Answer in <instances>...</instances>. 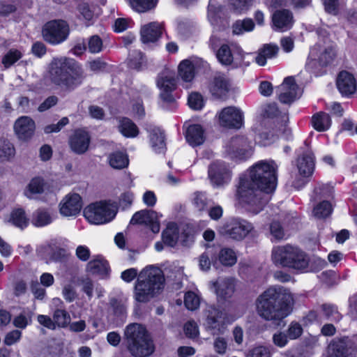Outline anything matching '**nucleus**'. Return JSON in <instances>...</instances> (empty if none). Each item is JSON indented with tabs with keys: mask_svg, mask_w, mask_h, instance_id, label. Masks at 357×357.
Returning a JSON list of instances; mask_svg holds the SVG:
<instances>
[{
	"mask_svg": "<svg viewBox=\"0 0 357 357\" xmlns=\"http://www.w3.org/2000/svg\"><path fill=\"white\" fill-rule=\"evenodd\" d=\"M277 170L275 161L261 160L240 178L236 197L245 210L257 214L263 209L276 188Z\"/></svg>",
	"mask_w": 357,
	"mask_h": 357,
	"instance_id": "obj_1",
	"label": "nucleus"
},
{
	"mask_svg": "<svg viewBox=\"0 0 357 357\" xmlns=\"http://www.w3.org/2000/svg\"><path fill=\"white\" fill-rule=\"evenodd\" d=\"M293 303V296L288 289L273 287L258 296L256 308L261 318L279 322L291 314Z\"/></svg>",
	"mask_w": 357,
	"mask_h": 357,
	"instance_id": "obj_2",
	"label": "nucleus"
},
{
	"mask_svg": "<svg viewBox=\"0 0 357 357\" xmlns=\"http://www.w3.org/2000/svg\"><path fill=\"white\" fill-rule=\"evenodd\" d=\"M52 82L61 89L74 90L83 81V71L73 59L65 56L54 57L49 66Z\"/></svg>",
	"mask_w": 357,
	"mask_h": 357,
	"instance_id": "obj_3",
	"label": "nucleus"
},
{
	"mask_svg": "<svg viewBox=\"0 0 357 357\" xmlns=\"http://www.w3.org/2000/svg\"><path fill=\"white\" fill-rule=\"evenodd\" d=\"M165 277L162 270L148 266L139 273L135 286V298L146 303L160 294L164 289Z\"/></svg>",
	"mask_w": 357,
	"mask_h": 357,
	"instance_id": "obj_4",
	"label": "nucleus"
},
{
	"mask_svg": "<svg viewBox=\"0 0 357 357\" xmlns=\"http://www.w3.org/2000/svg\"><path fill=\"white\" fill-rule=\"evenodd\" d=\"M125 335L128 349L134 357H146L151 355L155 346L146 328L139 324H132L126 327Z\"/></svg>",
	"mask_w": 357,
	"mask_h": 357,
	"instance_id": "obj_5",
	"label": "nucleus"
},
{
	"mask_svg": "<svg viewBox=\"0 0 357 357\" xmlns=\"http://www.w3.org/2000/svg\"><path fill=\"white\" fill-rule=\"evenodd\" d=\"M271 259L276 266L303 271L307 268L308 259L297 247L289 244L274 246L271 251Z\"/></svg>",
	"mask_w": 357,
	"mask_h": 357,
	"instance_id": "obj_6",
	"label": "nucleus"
},
{
	"mask_svg": "<svg viewBox=\"0 0 357 357\" xmlns=\"http://www.w3.org/2000/svg\"><path fill=\"white\" fill-rule=\"evenodd\" d=\"M254 227L248 220L239 218L227 220L220 225L218 232L222 236L235 240L242 241L252 230Z\"/></svg>",
	"mask_w": 357,
	"mask_h": 357,
	"instance_id": "obj_7",
	"label": "nucleus"
},
{
	"mask_svg": "<svg viewBox=\"0 0 357 357\" xmlns=\"http://www.w3.org/2000/svg\"><path fill=\"white\" fill-rule=\"evenodd\" d=\"M84 216L91 224L110 222L116 215L114 206L105 201L92 203L84 209Z\"/></svg>",
	"mask_w": 357,
	"mask_h": 357,
	"instance_id": "obj_8",
	"label": "nucleus"
},
{
	"mask_svg": "<svg viewBox=\"0 0 357 357\" xmlns=\"http://www.w3.org/2000/svg\"><path fill=\"white\" fill-rule=\"evenodd\" d=\"M156 84L160 90L159 96L163 104L175 102L173 92L176 88V73L169 69H165L158 74Z\"/></svg>",
	"mask_w": 357,
	"mask_h": 357,
	"instance_id": "obj_9",
	"label": "nucleus"
},
{
	"mask_svg": "<svg viewBox=\"0 0 357 357\" xmlns=\"http://www.w3.org/2000/svg\"><path fill=\"white\" fill-rule=\"evenodd\" d=\"M69 33L68 24L63 20H52L47 22L42 31L44 40L52 45L63 42Z\"/></svg>",
	"mask_w": 357,
	"mask_h": 357,
	"instance_id": "obj_10",
	"label": "nucleus"
},
{
	"mask_svg": "<svg viewBox=\"0 0 357 357\" xmlns=\"http://www.w3.org/2000/svg\"><path fill=\"white\" fill-rule=\"evenodd\" d=\"M279 100L281 102L289 104L298 98L302 90L295 83L293 77H286L281 85L277 88Z\"/></svg>",
	"mask_w": 357,
	"mask_h": 357,
	"instance_id": "obj_11",
	"label": "nucleus"
},
{
	"mask_svg": "<svg viewBox=\"0 0 357 357\" xmlns=\"http://www.w3.org/2000/svg\"><path fill=\"white\" fill-rule=\"evenodd\" d=\"M295 23L291 10L287 8L277 9L271 16V28L278 32L290 30Z\"/></svg>",
	"mask_w": 357,
	"mask_h": 357,
	"instance_id": "obj_12",
	"label": "nucleus"
},
{
	"mask_svg": "<svg viewBox=\"0 0 357 357\" xmlns=\"http://www.w3.org/2000/svg\"><path fill=\"white\" fill-rule=\"evenodd\" d=\"M59 207V213L62 216L76 217L82 208V197L77 193L68 194L60 202Z\"/></svg>",
	"mask_w": 357,
	"mask_h": 357,
	"instance_id": "obj_13",
	"label": "nucleus"
},
{
	"mask_svg": "<svg viewBox=\"0 0 357 357\" xmlns=\"http://www.w3.org/2000/svg\"><path fill=\"white\" fill-rule=\"evenodd\" d=\"M162 215H159L157 212L151 210H141L136 212L130 220L132 225H146L150 227L151 231L157 234L160 231L159 218Z\"/></svg>",
	"mask_w": 357,
	"mask_h": 357,
	"instance_id": "obj_14",
	"label": "nucleus"
},
{
	"mask_svg": "<svg viewBox=\"0 0 357 357\" xmlns=\"http://www.w3.org/2000/svg\"><path fill=\"white\" fill-rule=\"evenodd\" d=\"M222 314V312L214 306H208L206 309L204 326L211 334L219 335L224 333Z\"/></svg>",
	"mask_w": 357,
	"mask_h": 357,
	"instance_id": "obj_15",
	"label": "nucleus"
},
{
	"mask_svg": "<svg viewBox=\"0 0 357 357\" xmlns=\"http://www.w3.org/2000/svg\"><path fill=\"white\" fill-rule=\"evenodd\" d=\"M236 284V280L234 278H219L211 282L219 301L230 299L235 292Z\"/></svg>",
	"mask_w": 357,
	"mask_h": 357,
	"instance_id": "obj_16",
	"label": "nucleus"
},
{
	"mask_svg": "<svg viewBox=\"0 0 357 357\" xmlns=\"http://www.w3.org/2000/svg\"><path fill=\"white\" fill-rule=\"evenodd\" d=\"M218 119L223 127L239 128L243 124V114L235 107H227L220 112Z\"/></svg>",
	"mask_w": 357,
	"mask_h": 357,
	"instance_id": "obj_17",
	"label": "nucleus"
},
{
	"mask_svg": "<svg viewBox=\"0 0 357 357\" xmlns=\"http://www.w3.org/2000/svg\"><path fill=\"white\" fill-rule=\"evenodd\" d=\"M208 176L212 184L216 187H220L227 184L231 180L230 171L222 162H213L210 165Z\"/></svg>",
	"mask_w": 357,
	"mask_h": 357,
	"instance_id": "obj_18",
	"label": "nucleus"
},
{
	"mask_svg": "<svg viewBox=\"0 0 357 357\" xmlns=\"http://www.w3.org/2000/svg\"><path fill=\"white\" fill-rule=\"evenodd\" d=\"M227 151L231 157L243 159L250 155L251 145L245 137H235L229 142Z\"/></svg>",
	"mask_w": 357,
	"mask_h": 357,
	"instance_id": "obj_19",
	"label": "nucleus"
},
{
	"mask_svg": "<svg viewBox=\"0 0 357 357\" xmlns=\"http://www.w3.org/2000/svg\"><path fill=\"white\" fill-rule=\"evenodd\" d=\"M229 89V82L223 74H215L208 84L209 92L217 99H225Z\"/></svg>",
	"mask_w": 357,
	"mask_h": 357,
	"instance_id": "obj_20",
	"label": "nucleus"
},
{
	"mask_svg": "<svg viewBox=\"0 0 357 357\" xmlns=\"http://www.w3.org/2000/svg\"><path fill=\"white\" fill-rule=\"evenodd\" d=\"M35 129L34 121L26 116H20L14 124V131L17 137L22 140L29 139L33 135Z\"/></svg>",
	"mask_w": 357,
	"mask_h": 357,
	"instance_id": "obj_21",
	"label": "nucleus"
},
{
	"mask_svg": "<svg viewBox=\"0 0 357 357\" xmlns=\"http://www.w3.org/2000/svg\"><path fill=\"white\" fill-rule=\"evenodd\" d=\"M90 136L84 130H76L69 139L71 150L77 154L84 153L89 149Z\"/></svg>",
	"mask_w": 357,
	"mask_h": 357,
	"instance_id": "obj_22",
	"label": "nucleus"
},
{
	"mask_svg": "<svg viewBox=\"0 0 357 357\" xmlns=\"http://www.w3.org/2000/svg\"><path fill=\"white\" fill-rule=\"evenodd\" d=\"M319 51L321 52L320 55L318 56L319 63L321 66H326L328 64L335 56V51L331 46H328L321 49L320 45H316L310 50V56L311 57L312 61H309L306 64L307 70H312V66L315 63L317 59L316 56H317Z\"/></svg>",
	"mask_w": 357,
	"mask_h": 357,
	"instance_id": "obj_23",
	"label": "nucleus"
},
{
	"mask_svg": "<svg viewBox=\"0 0 357 357\" xmlns=\"http://www.w3.org/2000/svg\"><path fill=\"white\" fill-rule=\"evenodd\" d=\"M336 85L343 96H349L356 90V81L354 76L348 71H341L337 77Z\"/></svg>",
	"mask_w": 357,
	"mask_h": 357,
	"instance_id": "obj_24",
	"label": "nucleus"
},
{
	"mask_svg": "<svg viewBox=\"0 0 357 357\" xmlns=\"http://www.w3.org/2000/svg\"><path fill=\"white\" fill-rule=\"evenodd\" d=\"M162 31V23L158 22L148 23L141 28V40L144 43H154L160 37Z\"/></svg>",
	"mask_w": 357,
	"mask_h": 357,
	"instance_id": "obj_25",
	"label": "nucleus"
},
{
	"mask_svg": "<svg viewBox=\"0 0 357 357\" xmlns=\"http://www.w3.org/2000/svg\"><path fill=\"white\" fill-rule=\"evenodd\" d=\"M297 168L301 175L312 176L314 169V157L310 150L304 151L297 159Z\"/></svg>",
	"mask_w": 357,
	"mask_h": 357,
	"instance_id": "obj_26",
	"label": "nucleus"
},
{
	"mask_svg": "<svg viewBox=\"0 0 357 357\" xmlns=\"http://www.w3.org/2000/svg\"><path fill=\"white\" fill-rule=\"evenodd\" d=\"M237 261V257L235 252L229 248H223L218 252V255L213 261V265L218 268L220 265L225 266H232Z\"/></svg>",
	"mask_w": 357,
	"mask_h": 357,
	"instance_id": "obj_27",
	"label": "nucleus"
},
{
	"mask_svg": "<svg viewBox=\"0 0 357 357\" xmlns=\"http://www.w3.org/2000/svg\"><path fill=\"white\" fill-rule=\"evenodd\" d=\"M185 139L192 146L202 144L205 140L203 128L198 124L189 126L185 132Z\"/></svg>",
	"mask_w": 357,
	"mask_h": 357,
	"instance_id": "obj_28",
	"label": "nucleus"
},
{
	"mask_svg": "<svg viewBox=\"0 0 357 357\" xmlns=\"http://www.w3.org/2000/svg\"><path fill=\"white\" fill-rule=\"evenodd\" d=\"M108 262L101 256H97L86 265V271L93 275L105 276L109 272Z\"/></svg>",
	"mask_w": 357,
	"mask_h": 357,
	"instance_id": "obj_29",
	"label": "nucleus"
},
{
	"mask_svg": "<svg viewBox=\"0 0 357 357\" xmlns=\"http://www.w3.org/2000/svg\"><path fill=\"white\" fill-rule=\"evenodd\" d=\"M117 128L119 132L126 137H135L139 134L137 126L127 117H119L116 119Z\"/></svg>",
	"mask_w": 357,
	"mask_h": 357,
	"instance_id": "obj_30",
	"label": "nucleus"
},
{
	"mask_svg": "<svg viewBox=\"0 0 357 357\" xmlns=\"http://www.w3.org/2000/svg\"><path fill=\"white\" fill-rule=\"evenodd\" d=\"M331 357H356V350L343 342H334L329 347Z\"/></svg>",
	"mask_w": 357,
	"mask_h": 357,
	"instance_id": "obj_31",
	"label": "nucleus"
},
{
	"mask_svg": "<svg viewBox=\"0 0 357 357\" xmlns=\"http://www.w3.org/2000/svg\"><path fill=\"white\" fill-rule=\"evenodd\" d=\"M236 54L240 56V59H242V50L239 47H236V50L232 53L231 49L227 45H222L217 51L216 56L220 63L228 66L232 63Z\"/></svg>",
	"mask_w": 357,
	"mask_h": 357,
	"instance_id": "obj_32",
	"label": "nucleus"
},
{
	"mask_svg": "<svg viewBox=\"0 0 357 357\" xmlns=\"http://www.w3.org/2000/svg\"><path fill=\"white\" fill-rule=\"evenodd\" d=\"M150 144L153 150L158 153L166 150L165 137L162 130L158 128H153L149 135Z\"/></svg>",
	"mask_w": 357,
	"mask_h": 357,
	"instance_id": "obj_33",
	"label": "nucleus"
},
{
	"mask_svg": "<svg viewBox=\"0 0 357 357\" xmlns=\"http://www.w3.org/2000/svg\"><path fill=\"white\" fill-rule=\"evenodd\" d=\"M278 45L266 44L259 50L255 61L259 66H264L266 64L267 59H273L278 55Z\"/></svg>",
	"mask_w": 357,
	"mask_h": 357,
	"instance_id": "obj_34",
	"label": "nucleus"
},
{
	"mask_svg": "<svg viewBox=\"0 0 357 357\" xmlns=\"http://www.w3.org/2000/svg\"><path fill=\"white\" fill-rule=\"evenodd\" d=\"M178 75L186 84L190 83L195 77V64L190 60L181 61L178 66ZM188 86V84L185 86Z\"/></svg>",
	"mask_w": 357,
	"mask_h": 357,
	"instance_id": "obj_35",
	"label": "nucleus"
},
{
	"mask_svg": "<svg viewBox=\"0 0 357 357\" xmlns=\"http://www.w3.org/2000/svg\"><path fill=\"white\" fill-rule=\"evenodd\" d=\"M178 229L175 223L170 222L167 228L162 232L163 242L170 246L174 247L178 241Z\"/></svg>",
	"mask_w": 357,
	"mask_h": 357,
	"instance_id": "obj_36",
	"label": "nucleus"
},
{
	"mask_svg": "<svg viewBox=\"0 0 357 357\" xmlns=\"http://www.w3.org/2000/svg\"><path fill=\"white\" fill-rule=\"evenodd\" d=\"M312 124L316 130L322 132L331 127V120L328 114L319 112L312 116Z\"/></svg>",
	"mask_w": 357,
	"mask_h": 357,
	"instance_id": "obj_37",
	"label": "nucleus"
},
{
	"mask_svg": "<svg viewBox=\"0 0 357 357\" xmlns=\"http://www.w3.org/2000/svg\"><path fill=\"white\" fill-rule=\"evenodd\" d=\"M109 165L117 169L126 167L128 165L129 160L126 153L120 151L111 153L108 158Z\"/></svg>",
	"mask_w": 357,
	"mask_h": 357,
	"instance_id": "obj_38",
	"label": "nucleus"
},
{
	"mask_svg": "<svg viewBox=\"0 0 357 357\" xmlns=\"http://www.w3.org/2000/svg\"><path fill=\"white\" fill-rule=\"evenodd\" d=\"M131 8L137 13H146L154 9L158 0H129Z\"/></svg>",
	"mask_w": 357,
	"mask_h": 357,
	"instance_id": "obj_39",
	"label": "nucleus"
},
{
	"mask_svg": "<svg viewBox=\"0 0 357 357\" xmlns=\"http://www.w3.org/2000/svg\"><path fill=\"white\" fill-rule=\"evenodd\" d=\"M52 221L50 212L45 209H38L33 215L32 223L36 227H44Z\"/></svg>",
	"mask_w": 357,
	"mask_h": 357,
	"instance_id": "obj_40",
	"label": "nucleus"
},
{
	"mask_svg": "<svg viewBox=\"0 0 357 357\" xmlns=\"http://www.w3.org/2000/svg\"><path fill=\"white\" fill-rule=\"evenodd\" d=\"M332 212L331 204L328 201H323L314 207L312 213L315 218L324 219L331 215Z\"/></svg>",
	"mask_w": 357,
	"mask_h": 357,
	"instance_id": "obj_41",
	"label": "nucleus"
},
{
	"mask_svg": "<svg viewBox=\"0 0 357 357\" xmlns=\"http://www.w3.org/2000/svg\"><path fill=\"white\" fill-rule=\"evenodd\" d=\"M15 149L13 144L8 139L0 140V158L2 160H10L14 158Z\"/></svg>",
	"mask_w": 357,
	"mask_h": 357,
	"instance_id": "obj_42",
	"label": "nucleus"
},
{
	"mask_svg": "<svg viewBox=\"0 0 357 357\" xmlns=\"http://www.w3.org/2000/svg\"><path fill=\"white\" fill-rule=\"evenodd\" d=\"M44 180L40 177H35L32 178L27 186L25 195L27 197L31 198L35 194H40L44 190Z\"/></svg>",
	"mask_w": 357,
	"mask_h": 357,
	"instance_id": "obj_43",
	"label": "nucleus"
},
{
	"mask_svg": "<svg viewBox=\"0 0 357 357\" xmlns=\"http://www.w3.org/2000/svg\"><path fill=\"white\" fill-rule=\"evenodd\" d=\"M10 220L16 227L20 228L26 227L29 224V219L25 212L22 208H17L13 211L10 214Z\"/></svg>",
	"mask_w": 357,
	"mask_h": 357,
	"instance_id": "obj_44",
	"label": "nucleus"
},
{
	"mask_svg": "<svg viewBox=\"0 0 357 357\" xmlns=\"http://www.w3.org/2000/svg\"><path fill=\"white\" fill-rule=\"evenodd\" d=\"M255 24L251 19H245L242 21H237L233 25V33L236 35L243 33L245 31H250L254 29Z\"/></svg>",
	"mask_w": 357,
	"mask_h": 357,
	"instance_id": "obj_45",
	"label": "nucleus"
},
{
	"mask_svg": "<svg viewBox=\"0 0 357 357\" xmlns=\"http://www.w3.org/2000/svg\"><path fill=\"white\" fill-rule=\"evenodd\" d=\"M269 231L271 236V241H281L285 237L284 230L278 221H273L270 224Z\"/></svg>",
	"mask_w": 357,
	"mask_h": 357,
	"instance_id": "obj_46",
	"label": "nucleus"
},
{
	"mask_svg": "<svg viewBox=\"0 0 357 357\" xmlns=\"http://www.w3.org/2000/svg\"><path fill=\"white\" fill-rule=\"evenodd\" d=\"M22 56V53L15 49L10 50L3 57L2 63L5 68H9Z\"/></svg>",
	"mask_w": 357,
	"mask_h": 357,
	"instance_id": "obj_47",
	"label": "nucleus"
},
{
	"mask_svg": "<svg viewBox=\"0 0 357 357\" xmlns=\"http://www.w3.org/2000/svg\"><path fill=\"white\" fill-rule=\"evenodd\" d=\"M53 319L55 325L59 327H65L70 323V317L66 310L58 309L54 312Z\"/></svg>",
	"mask_w": 357,
	"mask_h": 357,
	"instance_id": "obj_48",
	"label": "nucleus"
},
{
	"mask_svg": "<svg viewBox=\"0 0 357 357\" xmlns=\"http://www.w3.org/2000/svg\"><path fill=\"white\" fill-rule=\"evenodd\" d=\"M271 353L269 347L264 345H257L250 349L246 357H271Z\"/></svg>",
	"mask_w": 357,
	"mask_h": 357,
	"instance_id": "obj_49",
	"label": "nucleus"
},
{
	"mask_svg": "<svg viewBox=\"0 0 357 357\" xmlns=\"http://www.w3.org/2000/svg\"><path fill=\"white\" fill-rule=\"evenodd\" d=\"M199 298L194 292L188 291L184 297V304L190 310H195L199 306Z\"/></svg>",
	"mask_w": 357,
	"mask_h": 357,
	"instance_id": "obj_50",
	"label": "nucleus"
},
{
	"mask_svg": "<svg viewBox=\"0 0 357 357\" xmlns=\"http://www.w3.org/2000/svg\"><path fill=\"white\" fill-rule=\"evenodd\" d=\"M13 323L16 328L24 329L31 323V314L22 312L14 318Z\"/></svg>",
	"mask_w": 357,
	"mask_h": 357,
	"instance_id": "obj_51",
	"label": "nucleus"
},
{
	"mask_svg": "<svg viewBox=\"0 0 357 357\" xmlns=\"http://www.w3.org/2000/svg\"><path fill=\"white\" fill-rule=\"evenodd\" d=\"M189 107L195 110H199L204 107V100L201 94L192 93L188 100Z\"/></svg>",
	"mask_w": 357,
	"mask_h": 357,
	"instance_id": "obj_52",
	"label": "nucleus"
},
{
	"mask_svg": "<svg viewBox=\"0 0 357 357\" xmlns=\"http://www.w3.org/2000/svg\"><path fill=\"white\" fill-rule=\"evenodd\" d=\"M322 309L325 316L331 321H338L341 319V315L334 305L324 304Z\"/></svg>",
	"mask_w": 357,
	"mask_h": 357,
	"instance_id": "obj_53",
	"label": "nucleus"
},
{
	"mask_svg": "<svg viewBox=\"0 0 357 357\" xmlns=\"http://www.w3.org/2000/svg\"><path fill=\"white\" fill-rule=\"evenodd\" d=\"M88 48L90 52L96 54L102 50V41L98 36H91L88 42Z\"/></svg>",
	"mask_w": 357,
	"mask_h": 357,
	"instance_id": "obj_54",
	"label": "nucleus"
},
{
	"mask_svg": "<svg viewBox=\"0 0 357 357\" xmlns=\"http://www.w3.org/2000/svg\"><path fill=\"white\" fill-rule=\"evenodd\" d=\"M303 333V328L300 324L291 322L287 331V335L290 340H296Z\"/></svg>",
	"mask_w": 357,
	"mask_h": 357,
	"instance_id": "obj_55",
	"label": "nucleus"
},
{
	"mask_svg": "<svg viewBox=\"0 0 357 357\" xmlns=\"http://www.w3.org/2000/svg\"><path fill=\"white\" fill-rule=\"evenodd\" d=\"M69 123L67 117H63L57 123L50 124L44 128V132L47 134L57 132Z\"/></svg>",
	"mask_w": 357,
	"mask_h": 357,
	"instance_id": "obj_56",
	"label": "nucleus"
},
{
	"mask_svg": "<svg viewBox=\"0 0 357 357\" xmlns=\"http://www.w3.org/2000/svg\"><path fill=\"white\" fill-rule=\"evenodd\" d=\"M288 336L283 332H277L273 335V344L280 347H284L288 343Z\"/></svg>",
	"mask_w": 357,
	"mask_h": 357,
	"instance_id": "obj_57",
	"label": "nucleus"
},
{
	"mask_svg": "<svg viewBox=\"0 0 357 357\" xmlns=\"http://www.w3.org/2000/svg\"><path fill=\"white\" fill-rule=\"evenodd\" d=\"M22 336V332L18 330H13L6 334L4 338V343L6 345H12L20 340Z\"/></svg>",
	"mask_w": 357,
	"mask_h": 357,
	"instance_id": "obj_58",
	"label": "nucleus"
},
{
	"mask_svg": "<svg viewBox=\"0 0 357 357\" xmlns=\"http://www.w3.org/2000/svg\"><path fill=\"white\" fill-rule=\"evenodd\" d=\"M220 9V7L216 8L211 1H210L208 7V17L212 25L218 24V15Z\"/></svg>",
	"mask_w": 357,
	"mask_h": 357,
	"instance_id": "obj_59",
	"label": "nucleus"
},
{
	"mask_svg": "<svg viewBox=\"0 0 357 357\" xmlns=\"http://www.w3.org/2000/svg\"><path fill=\"white\" fill-rule=\"evenodd\" d=\"M184 331L185 334L190 338L197 337L199 333L197 325L193 321H190L185 324Z\"/></svg>",
	"mask_w": 357,
	"mask_h": 357,
	"instance_id": "obj_60",
	"label": "nucleus"
},
{
	"mask_svg": "<svg viewBox=\"0 0 357 357\" xmlns=\"http://www.w3.org/2000/svg\"><path fill=\"white\" fill-rule=\"evenodd\" d=\"M135 58H130L129 60L128 65L130 68L139 70L141 68L142 63L143 55L141 52L136 51L133 52V55Z\"/></svg>",
	"mask_w": 357,
	"mask_h": 357,
	"instance_id": "obj_61",
	"label": "nucleus"
},
{
	"mask_svg": "<svg viewBox=\"0 0 357 357\" xmlns=\"http://www.w3.org/2000/svg\"><path fill=\"white\" fill-rule=\"evenodd\" d=\"M210 255L208 252H206L199 257V267L202 271L209 270L213 261L215 260V258L211 260Z\"/></svg>",
	"mask_w": 357,
	"mask_h": 357,
	"instance_id": "obj_62",
	"label": "nucleus"
},
{
	"mask_svg": "<svg viewBox=\"0 0 357 357\" xmlns=\"http://www.w3.org/2000/svg\"><path fill=\"white\" fill-rule=\"evenodd\" d=\"M213 347L218 354H224L227 351V343L224 337H218L215 339Z\"/></svg>",
	"mask_w": 357,
	"mask_h": 357,
	"instance_id": "obj_63",
	"label": "nucleus"
},
{
	"mask_svg": "<svg viewBox=\"0 0 357 357\" xmlns=\"http://www.w3.org/2000/svg\"><path fill=\"white\" fill-rule=\"evenodd\" d=\"M62 294L65 300L68 302H73L76 298V292L74 287L71 284L64 286Z\"/></svg>",
	"mask_w": 357,
	"mask_h": 357,
	"instance_id": "obj_64",
	"label": "nucleus"
}]
</instances>
